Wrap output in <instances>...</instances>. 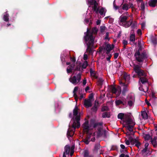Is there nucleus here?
<instances>
[{"label": "nucleus", "instance_id": "f257e3e1", "mask_svg": "<svg viewBox=\"0 0 157 157\" xmlns=\"http://www.w3.org/2000/svg\"><path fill=\"white\" fill-rule=\"evenodd\" d=\"M118 118L124 121V124L127 129L130 132V134H133L132 128L135 123L134 121L130 119L129 117L123 113H120L118 115Z\"/></svg>", "mask_w": 157, "mask_h": 157}, {"label": "nucleus", "instance_id": "f03ea898", "mask_svg": "<svg viewBox=\"0 0 157 157\" xmlns=\"http://www.w3.org/2000/svg\"><path fill=\"white\" fill-rule=\"evenodd\" d=\"M84 132H86L87 134L88 140H85L84 142L86 144H88L89 143L90 141L91 140L92 141H94L95 132L93 131V128L91 126H89L88 124V122L86 121L82 125Z\"/></svg>", "mask_w": 157, "mask_h": 157}, {"label": "nucleus", "instance_id": "7ed1b4c3", "mask_svg": "<svg viewBox=\"0 0 157 157\" xmlns=\"http://www.w3.org/2000/svg\"><path fill=\"white\" fill-rule=\"evenodd\" d=\"M79 109L78 107L76 106L73 111V122L72 127L74 129L78 128L80 126L79 121L80 119V113L78 112Z\"/></svg>", "mask_w": 157, "mask_h": 157}, {"label": "nucleus", "instance_id": "20e7f679", "mask_svg": "<svg viewBox=\"0 0 157 157\" xmlns=\"http://www.w3.org/2000/svg\"><path fill=\"white\" fill-rule=\"evenodd\" d=\"M88 4L90 6L93 5L92 6L93 10L96 12V13H98V12L100 13L101 15H103L104 17L106 12V10L103 8H101L100 9L98 12V8L97 7L98 4L97 3L96 1L95 0H91V1H89L88 0Z\"/></svg>", "mask_w": 157, "mask_h": 157}, {"label": "nucleus", "instance_id": "39448f33", "mask_svg": "<svg viewBox=\"0 0 157 157\" xmlns=\"http://www.w3.org/2000/svg\"><path fill=\"white\" fill-rule=\"evenodd\" d=\"M84 39L88 46V50L90 45L92 44L94 41V38L92 36V33L87 29L86 33H85Z\"/></svg>", "mask_w": 157, "mask_h": 157}, {"label": "nucleus", "instance_id": "423d86ee", "mask_svg": "<svg viewBox=\"0 0 157 157\" xmlns=\"http://www.w3.org/2000/svg\"><path fill=\"white\" fill-rule=\"evenodd\" d=\"M133 68L134 71L139 76H143L145 77L146 76L145 72L140 69V67L138 65H134Z\"/></svg>", "mask_w": 157, "mask_h": 157}, {"label": "nucleus", "instance_id": "0eeeda50", "mask_svg": "<svg viewBox=\"0 0 157 157\" xmlns=\"http://www.w3.org/2000/svg\"><path fill=\"white\" fill-rule=\"evenodd\" d=\"M77 79L76 78L75 76H74L72 78H70V81L73 84H76L79 82L81 79V74L79 73L77 76Z\"/></svg>", "mask_w": 157, "mask_h": 157}, {"label": "nucleus", "instance_id": "6e6552de", "mask_svg": "<svg viewBox=\"0 0 157 157\" xmlns=\"http://www.w3.org/2000/svg\"><path fill=\"white\" fill-rule=\"evenodd\" d=\"M135 56H136V59L138 61L140 62L143 61L144 55H140L139 51L136 52L135 54Z\"/></svg>", "mask_w": 157, "mask_h": 157}, {"label": "nucleus", "instance_id": "1a4fd4ad", "mask_svg": "<svg viewBox=\"0 0 157 157\" xmlns=\"http://www.w3.org/2000/svg\"><path fill=\"white\" fill-rule=\"evenodd\" d=\"M92 97L88 100H85L84 101V105L87 108L90 107L92 105Z\"/></svg>", "mask_w": 157, "mask_h": 157}, {"label": "nucleus", "instance_id": "9d476101", "mask_svg": "<svg viewBox=\"0 0 157 157\" xmlns=\"http://www.w3.org/2000/svg\"><path fill=\"white\" fill-rule=\"evenodd\" d=\"M127 19V17L126 16H124L122 15L120 16L119 21L120 25H121L124 24V23H125Z\"/></svg>", "mask_w": 157, "mask_h": 157}, {"label": "nucleus", "instance_id": "9b49d317", "mask_svg": "<svg viewBox=\"0 0 157 157\" xmlns=\"http://www.w3.org/2000/svg\"><path fill=\"white\" fill-rule=\"evenodd\" d=\"M128 98L131 99V100L128 101V105L129 106H132L133 105V101L134 100V97L133 94H132L131 95H129Z\"/></svg>", "mask_w": 157, "mask_h": 157}, {"label": "nucleus", "instance_id": "f8f14e48", "mask_svg": "<svg viewBox=\"0 0 157 157\" xmlns=\"http://www.w3.org/2000/svg\"><path fill=\"white\" fill-rule=\"evenodd\" d=\"M130 143L132 144H135L136 146L138 148L140 145V143L138 141L135 139H133L132 140H130Z\"/></svg>", "mask_w": 157, "mask_h": 157}, {"label": "nucleus", "instance_id": "ddd939ff", "mask_svg": "<svg viewBox=\"0 0 157 157\" xmlns=\"http://www.w3.org/2000/svg\"><path fill=\"white\" fill-rule=\"evenodd\" d=\"M113 45H110L109 44H107L106 45V50L107 51L106 53L108 54L109 53V52L111 50L114 48Z\"/></svg>", "mask_w": 157, "mask_h": 157}, {"label": "nucleus", "instance_id": "4468645a", "mask_svg": "<svg viewBox=\"0 0 157 157\" xmlns=\"http://www.w3.org/2000/svg\"><path fill=\"white\" fill-rule=\"evenodd\" d=\"M130 8H133L132 4L130 3L129 5L125 4L122 6V9L124 10H127Z\"/></svg>", "mask_w": 157, "mask_h": 157}, {"label": "nucleus", "instance_id": "2eb2a0df", "mask_svg": "<svg viewBox=\"0 0 157 157\" xmlns=\"http://www.w3.org/2000/svg\"><path fill=\"white\" fill-rule=\"evenodd\" d=\"M120 83L122 86L123 88V91L122 93L124 94V93L127 90V85L125 84L124 83H123L121 82H120Z\"/></svg>", "mask_w": 157, "mask_h": 157}, {"label": "nucleus", "instance_id": "dca6fc26", "mask_svg": "<svg viewBox=\"0 0 157 157\" xmlns=\"http://www.w3.org/2000/svg\"><path fill=\"white\" fill-rule=\"evenodd\" d=\"M132 22V21L131 20H130L128 21H126L125 23H124V24L121 25L126 28H127L129 27L131 24Z\"/></svg>", "mask_w": 157, "mask_h": 157}, {"label": "nucleus", "instance_id": "f3484780", "mask_svg": "<svg viewBox=\"0 0 157 157\" xmlns=\"http://www.w3.org/2000/svg\"><path fill=\"white\" fill-rule=\"evenodd\" d=\"M157 2V0H151L149 2V5L151 6L154 7Z\"/></svg>", "mask_w": 157, "mask_h": 157}, {"label": "nucleus", "instance_id": "a211bd4d", "mask_svg": "<svg viewBox=\"0 0 157 157\" xmlns=\"http://www.w3.org/2000/svg\"><path fill=\"white\" fill-rule=\"evenodd\" d=\"M141 115L143 118L144 119H146L147 118V115L146 111H144L142 112Z\"/></svg>", "mask_w": 157, "mask_h": 157}, {"label": "nucleus", "instance_id": "6ab92c4d", "mask_svg": "<svg viewBox=\"0 0 157 157\" xmlns=\"http://www.w3.org/2000/svg\"><path fill=\"white\" fill-rule=\"evenodd\" d=\"M70 151V147L69 146H66L65 147V151L64 153H65L66 154H69Z\"/></svg>", "mask_w": 157, "mask_h": 157}, {"label": "nucleus", "instance_id": "aec40b11", "mask_svg": "<svg viewBox=\"0 0 157 157\" xmlns=\"http://www.w3.org/2000/svg\"><path fill=\"white\" fill-rule=\"evenodd\" d=\"M121 148L122 150H121V151L123 152V151L125 152V153H127L126 148L127 147H125V146L123 144H121L120 145Z\"/></svg>", "mask_w": 157, "mask_h": 157}, {"label": "nucleus", "instance_id": "412c9836", "mask_svg": "<svg viewBox=\"0 0 157 157\" xmlns=\"http://www.w3.org/2000/svg\"><path fill=\"white\" fill-rule=\"evenodd\" d=\"M124 78L126 81H128L130 78L129 75L126 73H125L124 75Z\"/></svg>", "mask_w": 157, "mask_h": 157}, {"label": "nucleus", "instance_id": "4be33fe9", "mask_svg": "<svg viewBox=\"0 0 157 157\" xmlns=\"http://www.w3.org/2000/svg\"><path fill=\"white\" fill-rule=\"evenodd\" d=\"M129 140H125V143L127 145H129L130 144V140H132L133 139L132 138V137L131 136H129L128 137Z\"/></svg>", "mask_w": 157, "mask_h": 157}, {"label": "nucleus", "instance_id": "5701e85b", "mask_svg": "<svg viewBox=\"0 0 157 157\" xmlns=\"http://www.w3.org/2000/svg\"><path fill=\"white\" fill-rule=\"evenodd\" d=\"M140 81L142 83L144 84L147 82V80L144 78H140Z\"/></svg>", "mask_w": 157, "mask_h": 157}, {"label": "nucleus", "instance_id": "b1692460", "mask_svg": "<svg viewBox=\"0 0 157 157\" xmlns=\"http://www.w3.org/2000/svg\"><path fill=\"white\" fill-rule=\"evenodd\" d=\"M8 14L5 13L4 15L3 19L5 21H7L8 20Z\"/></svg>", "mask_w": 157, "mask_h": 157}, {"label": "nucleus", "instance_id": "393cba45", "mask_svg": "<svg viewBox=\"0 0 157 157\" xmlns=\"http://www.w3.org/2000/svg\"><path fill=\"white\" fill-rule=\"evenodd\" d=\"M130 40L132 41H134L135 40V35L134 34H132L131 35Z\"/></svg>", "mask_w": 157, "mask_h": 157}, {"label": "nucleus", "instance_id": "a878e982", "mask_svg": "<svg viewBox=\"0 0 157 157\" xmlns=\"http://www.w3.org/2000/svg\"><path fill=\"white\" fill-rule=\"evenodd\" d=\"M90 75L92 76L95 78H97V76L96 75V74L95 73V72L94 71H92L91 70H90Z\"/></svg>", "mask_w": 157, "mask_h": 157}, {"label": "nucleus", "instance_id": "bb28decb", "mask_svg": "<svg viewBox=\"0 0 157 157\" xmlns=\"http://www.w3.org/2000/svg\"><path fill=\"white\" fill-rule=\"evenodd\" d=\"M100 28V31L101 33H103L106 30V27L104 26H101Z\"/></svg>", "mask_w": 157, "mask_h": 157}, {"label": "nucleus", "instance_id": "cd10ccee", "mask_svg": "<svg viewBox=\"0 0 157 157\" xmlns=\"http://www.w3.org/2000/svg\"><path fill=\"white\" fill-rule=\"evenodd\" d=\"M74 134V132L73 131L71 132L70 130L68 131L67 135L68 136H70V137L72 136Z\"/></svg>", "mask_w": 157, "mask_h": 157}, {"label": "nucleus", "instance_id": "c85d7f7f", "mask_svg": "<svg viewBox=\"0 0 157 157\" xmlns=\"http://www.w3.org/2000/svg\"><path fill=\"white\" fill-rule=\"evenodd\" d=\"M84 157H92V156L89 155V153L87 151H84Z\"/></svg>", "mask_w": 157, "mask_h": 157}, {"label": "nucleus", "instance_id": "c756f323", "mask_svg": "<svg viewBox=\"0 0 157 157\" xmlns=\"http://www.w3.org/2000/svg\"><path fill=\"white\" fill-rule=\"evenodd\" d=\"M73 67L72 66H68L67 69V71L68 73H69L71 72Z\"/></svg>", "mask_w": 157, "mask_h": 157}, {"label": "nucleus", "instance_id": "7c9ffc66", "mask_svg": "<svg viewBox=\"0 0 157 157\" xmlns=\"http://www.w3.org/2000/svg\"><path fill=\"white\" fill-rule=\"evenodd\" d=\"M139 89L140 90L144 91L145 92H147L148 90V88L147 87L145 89H143L142 87H140L139 88Z\"/></svg>", "mask_w": 157, "mask_h": 157}, {"label": "nucleus", "instance_id": "2f4dec72", "mask_svg": "<svg viewBox=\"0 0 157 157\" xmlns=\"http://www.w3.org/2000/svg\"><path fill=\"white\" fill-rule=\"evenodd\" d=\"M109 114L107 113H104L103 114L102 117H109Z\"/></svg>", "mask_w": 157, "mask_h": 157}, {"label": "nucleus", "instance_id": "473e14b6", "mask_svg": "<svg viewBox=\"0 0 157 157\" xmlns=\"http://www.w3.org/2000/svg\"><path fill=\"white\" fill-rule=\"evenodd\" d=\"M117 91L116 92V94L117 96H119L121 94V90L119 88H118V89L117 90Z\"/></svg>", "mask_w": 157, "mask_h": 157}, {"label": "nucleus", "instance_id": "72a5a7b5", "mask_svg": "<svg viewBox=\"0 0 157 157\" xmlns=\"http://www.w3.org/2000/svg\"><path fill=\"white\" fill-rule=\"evenodd\" d=\"M116 105H119L121 104H123V102L120 100H118L115 101Z\"/></svg>", "mask_w": 157, "mask_h": 157}, {"label": "nucleus", "instance_id": "f704fd0d", "mask_svg": "<svg viewBox=\"0 0 157 157\" xmlns=\"http://www.w3.org/2000/svg\"><path fill=\"white\" fill-rule=\"evenodd\" d=\"M87 64H88V63H87V61H85L83 64V65L82 66V67L83 68H85L86 67V66H87Z\"/></svg>", "mask_w": 157, "mask_h": 157}, {"label": "nucleus", "instance_id": "c9c22d12", "mask_svg": "<svg viewBox=\"0 0 157 157\" xmlns=\"http://www.w3.org/2000/svg\"><path fill=\"white\" fill-rule=\"evenodd\" d=\"M103 80L102 78H100L98 82V84L99 85H101L102 84Z\"/></svg>", "mask_w": 157, "mask_h": 157}, {"label": "nucleus", "instance_id": "e433bc0d", "mask_svg": "<svg viewBox=\"0 0 157 157\" xmlns=\"http://www.w3.org/2000/svg\"><path fill=\"white\" fill-rule=\"evenodd\" d=\"M98 29L97 28H95L92 29V32L93 33H96L97 32Z\"/></svg>", "mask_w": 157, "mask_h": 157}, {"label": "nucleus", "instance_id": "4c0bfd02", "mask_svg": "<svg viewBox=\"0 0 157 157\" xmlns=\"http://www.w3.org/2000/svg\"><path fill=\"white\" fill-rule=\"evenodd\" d=\"M156 137H155L153 140L151 141L152 144L154 145L156 144Z\"/></svg>", "mask_w": 157, "mask_h": 157}, {"label": "nucleus", "instance_id": "58836bf2", "mask_svg": "<svg viewBox=\"0 0 157 157\" xmlns=\"http://www.w3.org/2000/svg\"><path fill=\"white\" fill-rule=\"evenodd\" d=\"M141 8L142 10H144V9L145 7L144 3L141 2Z\"/></svg>", "mask_w": 157, "mask_h": 157}, {"label": "nucleus", "instance_id": "ea45409f", "mask_svg": "<svg viewBox=\"0 0 157 157\" xmlns=\"http://www.w3.org/2000/svg\"><path fill=\"white\" fill-rule=\"evenodd\" d=\"M117 90L116 88L114 87H113L112 88V92L113 93H115L116 94V92L117 91Z\"/></svg>", "mask_w": 157, "mask_h": 157}, {"label": "nucleus", "instance_id": "a19ab883", "mask_svg": "<svg viewBox=\"0 0 157 157\" xmlns=\"http://www.w3.org/2000/svg\"><path fill=\"white\" fill-rule=\"evenodd\" d=\"M147 149L145 148L142 151V154H144L147 151Z\"/></svg>", "mask_w": 157, "mask_h": 157}, {"label": "nucleus", "instance_id": "79ce46f5", "mask_svg": "<svg viewBox=\"0 0 157 157\" xmlns=\"http://www.w3.org/2000/svg\"><path fill=\"white\" fill-rule=\"evenodd\" d=\"M120 157H129V156L128 155H125L124 154H122L120 156Z\"/></svg>", "mask_w": 157, "mask_h": 157}, {"label": "nucleus", "instance_id": "37998d69", "mask_svg": "<svg viewBox=\"0 0 157 157\" xmlns=\"http://www.w3.org/2000/svg\"><path fill=\"white\" fill-rule=\"evenodd\" d=\"M137 33L138 34L140 35H141L142 34V32L141 30L139 29L137 30Z\"/></svg>", "mask_w": 157, "mask_h": 157}, {"label": "nucleus", "instance_id": "c03bdc74", "mask_svg": "<svg viewBox=\"0 0 157 157\" xmlns=\"http://www.w3.org/2000/svg\"><path fill=\"white\" fill-rule=\"evenodd\" d=\"M107 109H108L107 107L106 106H104V107H103L102 108V111H104L107 110Z\"/></svg>", "mask_w": 157, "mask_h": 157}, {"label": "nucleus", "instance_id": "a18cd8bd", "mask_svg": "<svg viewBox=\"0 0 157 157\" xmlns=\"http://www.w3.org/2000/svg\"><path fill=\"white\" fill-rule=\"evenodd\" d=\"M142 29H144L145 25V23H143L141 24Z\"/></svg>", "mask_w": 157, "mask_h": 157}, {"label": "nucleus", "instance_id": "49530a36", "mask_svg": "<svg viewBox=\"0 0 157 157\" xmlns=\"http://www.w3.org/2000/svg\"><path fill=\"white\" fill-rule=\"evenodd\" d=\"M78 89L77 87H75L73 91V93H74V94H75V92L78 90Z\"/></svg>", "mask_w": 157, "mask_h": 157}, {"label": "nucleus", "instance_id": "de8ad7c7", "mask_svg": "<svg viewBox=\"0 0 157 157\" xmlns=\"http://www.w3.org/2000/svg\"><path fill=\"white\" fill-rule=\"evenodd\" d=\"M108 57L107 58V59L108 60H109L110 59V58L111 57V55L110 54H107Z\"/></svg>", "mask_w": 157, "mask_h": 157}, {"label": "nucleus", "instance_id": "09e8293b", "mask_svg": "<svg viewBox=\"0 0 157 157\" xmlns=\"http://www.w3.org/2000/svg\"><path fill=\"white\" fill-rule=\"evenodd\" d=\"M87 56L86 54H84L83 57V59L84 60H86L87 59Z\"/></svg>", "mask_w": 157, "mask_h": 157}, {"label": "nucleus", "instance_id": "8fccbe9b", "mask_svg": "<svg viewBox=\"0 0 157 157\" xmlns=\"http://www.w3.org/2000/svg\"><path fill=\"white\" fill-rule=\"evenodd\" d=\"M149 146V144L148 143H145V148H146L147 149L148 148V147Z\"/></svg>", "mask_w": 157, "mask_h": 157}, {"label": "nucleus", "instance_id": "3c124183", "mask_svg": "<svg viewBox=\"0 0 157 157\" xmlns=\"http://www.w3.org/2000/svg\"><path fill=\"white\" fill-rule=\"evenodd\" d=\"M101 23V20H98L96 21V24L97 25H99Z\"/></svg>", "mask_w": 157, "mask_h": 157}, {"label": "nucleus", "instance_id": "603ef678", "mask_svg": "<svg viewBox=\"0 0 157 157\" xmlns=\"http://www.w3.org/2000/svg\"><path fill=\"white\" fill-rule=\"evenodd\" d=\"M86 79H84L83 80L82 83L83 85H85L86 84Z\"/></svg>", "mask_w": 157, "mask_h": 157}, {"label": "nucleus", "instance_id": "864d4df0", "mask_svg": "<svg viewBox=\"0 0 157 157\" xmlns=\"http://www.w3.org/2000/svg\"><path fill=\"white\" fill-rule=\"evenodd\" d=\"M118 56V53H115L114 54V58H117Z\"/></svg>", "mask_w": 157, "mask_h": 157}, {"label": "nucleus", "instance_id": "5fc2aeb1", "mask_svg": "<svg viewBox=\"0 0 157 157\" xmlns=\"http://www.w3.org/2000/svg\"><path fill=\"white\" fill-rule=\"evenodd\" d=\"M150 138V136L149 135H146L145 136V139L147 138V139H148Z\"/></svg>", "mask_w": 157, "mask_h": 157}, {"label": "nucleus", "instance_id": "6e6d98bb", "mask_svg": "<svg viewBox=\"0 0 157 157\" xmlns=\"http://www.w3.org/2000/svg\"><path fill=\"white\" fill-rule=\"evenodd\" d=\"M108 34H109V33H106V36L105 37V39H108V40L109 39L108 38Z\"/></svg>", "mask_w": 157, "mask_h": 157}, {"label": "nucleus", "instance_id": "4d7b16f0", "mask_svg": "<svg viewBox=\"0 0 157 157\" xmlns=\"http://www.w3.org/2000/svg\"><path fill=\"white\" fill-rule=\"evenodd\" d=\"M71 60L73 62H75V59L74 57L71 58Z\"/></svg>", "mask_w": 157, "mask_h": 157}, {"label": "nucleus", "instance_id": "13d9d810", "mask_svg": "<svg viewBox=\"0 0 157 157\" xmlns=\"http://www.w3.org/2000/svg\"><path fill=\"white\" fill-rule=\"evenodd\" d=\"M123 43L124 45H126L127 44V42L125 40H124L123 41Z\"/></svg>", "mask_w": 157, "mask_h": 157}, {"label": "nucleus", "instance_id": "bf43d9fd", "mask_svg": "<svg viewBox=\"0 0 157 157\" xmlns=\"http://www.w3.org/2000/svg\"><path fill=\"white\" fill-rule=\"evenodd\" d=\"M146 104L148 106L151 105V104L146 100Z\"/></svg>", "mask_w": 157, "mask_h": 157}, {"label": "nucleus", "instance_id": "052dcab7", "mask_svg": "<svg viewBox=\"0 0 157 157\" xmlns=\"http://www.w3.org/2000/svg\"><path fill=\"white\" fill-rule=\"evenodd\" d=\"M92 109H93V110L96 111L97 109V108L96 107H94V108H92Z\"/></svg>", "mask_w": 157, "mask_h": 157}, {"label": "nucleus", "instance_id": "680f3d73", "mask_svg": "<svg viewBox=\"0 0 157 157\" xmlns=\"http://www.w3.org/2000/svg\"><path fill=\"white\" fill-rule=\"evenodd\" d=\"M90 88L88 86H87L85 89L86 91H87L89 90Z\"/></svg>", "mask_w": 157, "mask_h": 157}, {"label": "nucleus", "instance_id": "e2e57ef3", "mask_svg": "<svg viewBox=\"0 0 157 157\" xmlns=\"http://www.w3.org/2000/svg\"><path fill=\"white\" fill-rule=\"evenodd\" d=\"M114 8H115V9L116 10L118 8V7H117V6H115L114 5Z\"/></svg>", "mask_w": 157, "mask_h": 157}, {"label": "nucleus", "instance_id": "0e129e2a", "mask_svg": "<svg viewBox=\"0 0 157 157\" xmlns=\"http://www.w3.org/2000/svg\"><path fill=\"white\" fill-rule=\"evenodd\" d=\"M98 104V101H95V105H96V104Z\"/></svg>", "mask_w": 157, "mask_h": 157}, {"label": "nucleus", "instance_id": "69168bd1", "mask_svg": "<svg viewBox=\"0 0 157 157\" xmlns=\"http://www.w3.org/2000/svg\"><path fill=\"white\" fill-rule=\"evenodd\" d=\"M65 153H63V157H66Z\"/></svg>", "mask_w": 157, "mask_h": 157}, {"label": "nucleus", "instance_id": "338daca9", "mask_svg": "<svg viewBox=\"0 0 157 157\" xmlns=\"http://www.w3.org/2000/svg\"><path fill=\"white\" fill-rule=\"evenodd\" d=\"M126 135H127V136H128V135H130V134L129 133V132H127L126 133Z\"/></svg>", "mask_w": 157, "mask_h": 157}, {"label": "nucleus", "instance_id": "774afa93", "mask_svg": "<svg viewBox=\"0 0 157 157\" xmlns=\"http://www.w3.org/2000/svg\"><path fill=\"white\" fill-rule=\"evenodd\" d=\"M83 96L82 95H81V98H80V99H82V98H83Z\"/></svg>", "mask_w": 157, "mask_h": 157}]
</instances>
